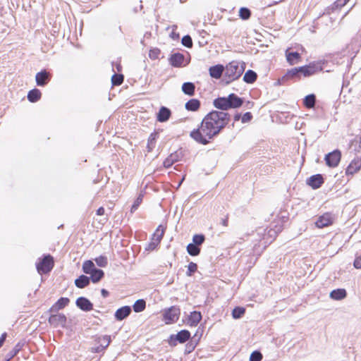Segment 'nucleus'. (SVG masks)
Instances as JSON below:
<instances>
[{"mask_svg": "<svg viewBox=\"0 0 361 361\" xmlns=\"http://www.w3.org/2000/svg\"><path fill=\"white\" fill-rule=\"evenodd\" d=\"M170 116V109L165 106H161L157 114V121L159 122H166L169 120Z\"/></svg>", "mask_w": 361, "mask_h": 361, "instance_id": "nucleus-22", "label": "nucleus"}, {"mask_svg": "<svg viewBox=\"0 0 361 361\" xmlns=\"http://www.w3.org/2000/svg\"><path fill=\"white\" fill-rule=\"evenodd\" d=\"M336 7L337 8H341L343 6H344L346 3L345 1V0H336L334 3Z\"/></svg>", "mask_w": 361, "mask_h": 361, "instance_id": "nucleus-50", "label": "nucleus"}, {"mask_svg": "<svg viewBox=\"0 0 361 361\" xmlns=\"http://www.w3.org/2000/svg\"><path fill=\"white\" fill-rule=\"evenodd\" d=\"M103 340L104 341V342L106 343V345H103V348H106L109 343H110V341H111V339H110V336H104L103 337Z\"/></svg>", "mask_w": 361, "mask_h": 361, "instance_id": "nucleus-51", "label": "nucleus"}, {"mask_svg": "<svg viewBox=\"0 0 361 361\" xmlns=\"http://www.w3.org/2000/svg\"><path fill=\"white\" fill-rule=\"evenodd\" d=\"M240 118H242V117H241L240 114H236L234 116V120H235V121H239Z\"/></svg>", "mask_w": 361, "mask_h": 361, "instance_id": "nucleus-56", "label": "nucleus"}, {"mask_svg": "<svg viewBox=\"0 0 361 361\" xmlns=\"http://www.w3.org/2000/svg\"><path fill=\"white\" fill-rule=\"evenodd\" d=\"M6 334L4 333L3 334L1 337H0V348L2 346L5 339H6Z\"/></svg>", "mask_w": 361, "mask_h": 361, "instance_id": "nucleus-52", "label": "nucleus"}, {"mask_svg": "<svg viewBox=\"0 0 361 361\" xmlns=\"http://www.w3.org/2000/svg\"><path fill=\"white\" fill-rule=\"evenodd\" d=\"M281 231V227H279L277 228V230H272V229H270L269 231H268V234L269 235H270L271 238H275V236L276 235V233L278 232H279Z\"/></svg>", "mask_w": 361, "mask_h": 361, "instance_id": "nucleus-49", "label": "nucleus"}, {"mask_svg": "<svg viewBox=\"0 0 361 361\" xmlns=\"http://www.w3.org/2000/svg\"><path fill=\"white\" fill-rule=\"evenodd\" d=\"M187 251L190 255L197 256L200 252V248L193 243H189L187 246Z\"/></svg>", "mask_w": 361, "mask_h": 361, "instance_id": "nucleus-35", "label": "nucleus"}, {"mask_svg": "<svg viewBox=\"0 0 361 361\" xmlns=\"http://www.w3.org/2000/svg\"><path fill=\"white\" fill-rule=\"evenodd\" d=\"M173 30H175L176 28H177V26L176 25H173Z\"/></svg>", "mask_w": 361, "mask_h": 361, "instance_id": "nucleus-59", "label": "nucleus"}, {"mask_svg": "<svg viewBox=\"0 0 361 361\" xmlns=\"http://www.w3.org/2000/svg\"><path fill=\"white\" fill-rule=\"evenodd\" d=\"M346 295L347 292L344 288L335 289L330 293V298L335 300H343Z\"/></svg>", "mask_w": 361, "mask_h": 361, "instance_id": "nucleus-23", "label": "nucleus"}, {"mask_svg": "<svg viewBox=\"0 0 361 361\" xmlns=\"http://www.w3.org/2000/svg\"><path fill=\"white\" fill-rule=\"evenodd\" d=\"M116 68H117L118 71H121V66H120V64H116Z\"/></svg>", "mask_w": 361, "mask_h": 361, "instance_id": "nucleus-58", "label": "nucleus"}, {"mask_svg": "<svg viewBox=\"0 0 361 361\" xmlns=\"http://www.w3.org/2000/svg\"><path fill=\"white\" fill-rule=\"evenodd\" d=\"M350 0H345V3L347 4Z\"/></svg>", "mask_w": 361, "mask_h": 361, "instance_id": "nucleus-61", "label": "nucleus"}, {"mask_svg": "<svg viewBox=\"0 0 361 361\" xmlns=\"http://www.w3.org/2000/svg\"><path fill=\"white\" fill-rule=\"evenodd\" d=\"M286 60L290 65H294L298 63L301 59L300 54L298 52H290L288 49L286 51Z\"/></svg>", "mask_w": 361, "mask_h": 361, "instance_id": "nucleus-19", "label": "nucleus"}, {"mask_svg": "<svg viewBox=\"0 0 361 361\" xmlns=\"http://www.w3.org/2000/svg\"><path fill=\"white\" fill-rule=\"evenodd\" d=\"M197 269V265L194 262L189 263L186 274L189 276H192Z\"/></svg>", "mask_w": 361, "mask_h": 361, "instance_id": "nucleus-42", "label": "nucleus"}, {"mask_svg": "<svg viewBox=\"0 0 361 361\" xmlns=\"http://www.w3.org/2000/svg\"><path fill=\"white\" fill-rule=\"evenodd\" d=\"M54 267V259L51 255L45 256L40 262L37 264V270L39 274H47Z\"/></svg>", "mask_w": 361, "mask_h": 361, "instance_id": "nucleus-7", "label": "nucleus"}, {"mask_svg": "<svg viewBox=\"0 0 361 361\" xmlns=\"http://www.w3.org/2000/svg\"><path fill=\"white\" fill-rule=\"evenodd\" d=\"M75 304L80 310L88 312L93 309V304L86 298L80 297L76 300Z\"/></svg>", "mask_w": 361, "mask_h": 361, "instance_id": "nucleus-13", "label": "nucleus"}, {"mask_svg": "<svg viewBox=\"0 0 361 361\" xmlns=\"http://www.w3.org/2000/svg\"><path fill=\"white\" fill-rule=\"evenodd\" d=\"M131 307L130 306H123L118 308L115 312V318L118 321H121L128 317L131 313Z\"/></svg>", "mask_w": 361, "mask_h": 361, "instance_id": "nucleus-16", "label": "nucleus"}, {"mask_svg": "<svg viewBox=\"0 0 361 361\" xmlns=\"http://www.w3.org/2000/svg\"><path fill=\"white\" fill-rule=\"evenodd\" d=\"M202 319L200 312L193 311L190 312L188 318V324L190 326H196Z\"/></svg>", "mask_w": 361, "mask_h": 361, "instance_id": "nucleus-17", "label": "nucleus"}, {"mask_svg": "<svg viewBox=\"0 0 361 361\" xmlns=\"http://www.w3.org/2000/svg\"><path fill=\"white\" fill-rule=\"evenodd\" d=\"M89 283L90 278L85 275H81L75 280V285L79 288H83L88 286Z\"/></svg>", "mask_w": 361, "mask_h": 361, "instance_id": "nucleus-25", "label": "nucleus"}, {"mask_svg": "<svg viewBox=\"0 0 361 361\" xmlns=\"http://www.w3.org/2000/svg\"><path fill=\"white\" fill-rule=\"evenodd\" d=\"M97 268L91 260L85 261L82 264V271L87 274H92Z\"/></svg>", "mask_w": 361, "mask_h": 361, "instance_id": "nucleus-31", "label": "nucleus"}, {"mask_svg": "<svg viewBox=\"0 0 361 361\" xmlns=\"http://www.w3.org/2000/svg\"><path fill=\"white\" fill-rule=\"evenodd\" d=\"M159 54H160V50L159 49H151L149 52V56L151 59H158Z\"/></svg>", "mask_w": 361, "mask_h": 361, "instance_id": "nucleus-45", "label": "nucleus"}, {"mask_svg": "<svg viewBox=\"0 0 361 361\" xmlns=\"http://www.w3.org/2000/svg\"><path fill=\"white\" fill-rule=\"evenodd\" d=\"M195 85L190 82H184L182 85V91L189 96H192L195 94Z\"/></svg>", "mask_w": 361, "mask_h": 361, "instance_id": "nucleus-26", "label": "nucleus"}, {"mask_svg": "<svg viewBox=\"0 0 361 361\" xmlns=\"http://www.w3.org/2000/svg\"><path fill=\"white\" fill-rule=\"evenodd\" d=\"M243 103V99L233 93L230 94L226 97H218L213 102L214 107L222 110L221 111L240 107Z\"/></svg>", "mask_w": 361, "mask_h": 361, "instance_id": "nucleus-2", "label": "nucleus"}, {"mask_svg": "<svg viewBox=\"0 0 361 361\" xmlns=\"http://www.w3.org/2000/svg\"><path fill=\"white\" fill-rule=\"evenodd\" d=\"M250 15H251V12H250V11L247 8L243 7L239 11V16L243 20H247V19H249L250 17Z\"/></svg>", "mask_w": 361, "mask_h": 361, "instance_id": "nucleus-37", "label": "nucleus"}, {"mask_svg": "<svg viewBox=\"0 0 361 361\" xmlns=\"http://www.w3.org/2000/svg\"><path fill=\"white\" fill-rule=\"evenodd\" d=\"M154 140V137H153V135L152 134L148 140V144H147V148H148L149 152L152 151L154 147V146H153Z\"/></svg>", "mask_w": 361, "mask_h": 361, "instance_id": "nucleus-47", "label": "nucleus"}, {"mask_svg": "<svg viewBox=\"0 0 361 361\" xmlns=\"http://www.w3.org/2000/svg\"><path fill=\"white\" fill-rule=\"evenodd\" d=\"M315 102L316 97L313 94H308L307 96H306L303 102L304 105L308 109L313 108L315 105Z\"/></svg>", "mask_w": 361, "mask_h": 361, "instance_id": "nucleus-32", "label": "nucleus"}, {"mask_svg": "<svg viewBox=\"0 0 361 361\" xmlns=\"http://www.w3.org/2000/svg\"><path fill=\"white\" fill-rule=\"evenodd\" d=\"M41 96L42 93L38 89H33L29 91L27 99L30 102H36L41 98Z\"/></svg>", "mask_w": 361, "mask_h": 361, "instance_id": "nucleus-27", "label": "nucleus"}, {"mask_svg": "<svg viewBox=\"0 0 361 361\" xmlns=\"http://www.w3.org/2000/svg\"><path fill=\"white\" fill-rule=\"evenodd\" d=\"M142 8V4H140V9L141 10Z\"/></svg>", "mask_w": 361, "mask_h": 361, "instance_id": "nucleus-60", "label": "nucleus"}, {"mask_svg": "<svg viewBox=\"0 0 361 361\" xmlns=\"http://www.w3.org/2000/svg\"><path fill=\"white\" fill-rule=\"evenodd\" d=\"M224 68L222 65H216L211 66L209 69V75L212 78L219 79L221 78Z\"/></svg>", "mask_w": 361, "mask_h": 361, "instance_id": "nucleus-21", "label": "nucleus"}, {"mask_svg": "<svg viewBox=\"0 0 361 361\" xmlns=\"http://www.w3.org/2000/svg\"><path fill=\"white\" fill-rule=\"evenodd\" d=\"M164 232L165 228L161 225H159L152 235L150 243L146 246V250H154L160 243L161 239L163 238Z\"/></svg>", "mask_w": 361, "mask_h": 361, "instance_id": "nucleus-6", "label": "nucleus"}, {"mask_svg": "<svg viewBox=\"0 0 361 361\" xmlns=\"http://www.w3.org/2000/svg\"><path fill=\"white\" fill-rule=\"evenodd\" d=\"M51 75L45 70L36 74L35 80L38 86H44L50 80Z\"/></svg>", "mask_w": 361, "mask_h": 361, "instance_id": "nucleus-12", "label": "nucleus"}, {"mask_svg": "<svg viewBox=\"0 0 361 361\" xmlns=\"http://www.w3.org/2000/svg\"><path fill=\"white\" fill-rule=\"evenodd\" d=\"M90 275V280L91 279L93 283H97L102 279V277L104 275V273L102 269L97 268Z\"/></svg>", "mask_w": 361, "mask_h": 361, "instance_id": "nucleus-30", "label": "nucleus"}, {"mask_svg": "<svg viewBox=\"0 0 361 361\" xmlns=\"http://www.w3.org/2000/svg\"><path fill=\"white\" fill-rule=\"evenodd\" d=\"M334 216L331 213H325L319 216L315 222L317 227L322 228L331 225L334 223Z\"/></svg>", "mask_w": 361, "mask_h": 361, "instance_id": "nucleus-9", "label": "nucleus"}, {"mask_svg": "<svg viewBox=\"0 0 361 361\" xmlns=\"http://www.w3.org/2000/svg\"><path fill=\"white\" fill-rule=\"evenodd\" d=\"M230 117L225 111H212L204 116L200 126L190 133V137L198 143L207 145L226 127Z\"/></svg>", "mask_w": 361, "mask_h": 361, "instance_id": "nucleus-1", "label": "nucleus"}, {"mask_svg": "<svg viewBox=\"0 0 361 361\" xmlns=\"http://www.w3.org/2000/svg\"><path fill=\"white\" fill-rule=\"evenodd\" d=\"M221 224H222L224 226H228V219H221Z\"/></svg>", "mask_w": 361, "mask_h": 361, "instance_id": "nucleus-55", "label": "nucleus"}, {"mask_svg": "<svg viewBox=\"0 0 361 361\" xmlns=\"http://www.w3.org/2000/svg\"><path fill=\"white\" fill-rule=\"evenodd\" d=\"M146 307V302L143 299L137 300L133 305V310L135 312H142Z\"/></svg>", "mask_w": 361, "mask_h": 361, "instance_id": "nucleus-34", "label": "nucleus"}, {"mask_svg": "<svg viewBox=\"0 0 361 361\" xmlns=\"http://www.w3.org/2000/svg\"><path fill=\"white\" fill-rule=\"evenodd\" d=\"M245 309L243 307H236L232 311V317L233 319H240L245 314Z\"/></svg>", "mask_w": 361, "mask_h": 361, "instance_id": "nucleus-36", "label": "nucleus"}, {"mask_svg": "<svg viewBox=\"0 0 361 361\" xmlns=\"http://www.w3.org/2000/svg\"><path fill=\"white\" fill-rule=\"evenodd\" d=\"M142 199H143V195L142 194H140L139 196L135 200L133 204L131 207V209H130V212L131 213L135 212V211L137 209L138 207L140 206V204L142 202Z\"/></svg>", "mask_w": 361, "mask_h": 361, "instance_id": "nucleus-39", "label": "nucleus"}, {"mask_svg": "<svg viewBox=\"0 0 361 361\" xmlns=\"http://www.w3.org/2000/svg\"><path fill=\"white\" fill-rule=\"evenodd\" d=\"M111 82L114 85H120L123 82V75L114 74L111 78Z\"/></svg>", "mask_w": 361, "mask_h": 361, "instance_id": "nucleus-38", "label": "nucleus"}, {"mask_svg": "<svg viewBox=\"0 0 361 361\" xmlns=\"http://www.w3.org/2000/svg\"><path fill=\"white\" fill-rule=\"evenodd\" d=\"M184 61V56L180 53H176L169 58L170 64L173 67L182 66Z\"/></svg>", "mask_w": 361, "mask_h": 361, "instance_id": "nucleus-18", "label": "nucleus"}, {"mask_svg": "<svg viewBox=\"0 0 361 361\" xmlns=\"http://www.w3.org/2000/svg\"><path fill=\"white\" fill-rule=\"evenodd\" d=\"M322 61L310 63L309 65L300 67V73L305 77H309L323 70Z\"/></svg>", "mask_w": 361, "mask_h": 361, "instance_id": "nucleus-5", "label": "nucleus"}, {"mask_svg": "<svg viewBox=\"0 0 361 361\" xmlns=\"http://www.w3.org/2000/svg\"><path fill=\"white\" fill-rule=\"evenodd\" d=\"M69 302L70 300L68 298H61L55 304L51 306L49 311L53 312H58L59 310L66 307Z\"/></svg>", "mask_w": 361, "mask_h": 361, "instance_id": "nucleus-20", "label": "nucleus"}, {"mask_svg": "<svg viewBox=\"0 0 361 361\" xmlns=\"http://www.w3.org/2000/svg\"><path fill=\"white\" fill-rule=\"evenodd\" d=\"M341 158L340 150L335 149L325 156L326 164L328 166L334 168L338 165Z\"/></svg>", "mask_w": 361, "mask_h": 361, "instance_id": "nucleus-8", "label": "nucleus"}, {"mask_svg": "<svg viewBox=\"0 0 361 361\" xmlns=\"http://www.w3.org/2000/svg\"><path fill=\"white\" fill-rule=\"evenodd\" d=\"M257 75L255 71L248 70L243 76V80L247 83L251 84L257 80Z\"/></svg>", "mask_w": 361, "mask_h": 361, "instance_id": "nucleus-29", "label": "nucleus"}, {"mask_svg": "<svg viewBox=\"0 0 361 361\" xmlns=\"http://www.w3.org/2000/svg\"><path fill=\"white\" fill-rule=\"evenodd\" d=\"M353 265L356 269H361V255L355 258Z\"/></svg>", "mask_w": 361, "mask_h": 361, "instance_id": "nucleus-48", "label": "nucleus"}, {"mask_svg": "<svg viewBox=\"0 0 361 361\" xmlns=\"http://www.w3.org/2000/svg\"><path fill=\"white\" fill-rule=\"evenodd\" d=\"M323 183L324 179L320 174L312 176L307 180V183L314 189L319 188Z\"/></svg>", "mask_w": 361, "mask_h": 361, "instance_id": "nucleus-14", "label": "nucleus"}, {"mask_svg": "<svg viewBox=\"0 0 361 361\" xmlns=\"http://www.w3.org/2000/svg\"><path fill=\"white\" fill-rule=\"evenodd\" d=\"M245 63L233 61L226 65L224 80L227 84L239 78L245 71Z\"/></svg>", "mask_w": 361, "mask_h": 361, "instance_id": "nucleus-3", "label": "nucleus"}, {"mask_svg": "<svg viewBox=\"0 0 361 361\" xmlns=\"http://www.w3.org/2000/svg\"><path fill=\"white\" fill-rule=\"evenodd\" d=\"M300 74H301L300 67L291 68L282 77L281 80H290L297 78Z\"/></svg>", "mask_w": 361, "mask_h": 361, "instance_id": "nucleus-24", "label": "nucleus"}, {"mask_svg": "<svg viewBox=\"0 0 361 361\" xmlns=\"http://www.w3.org/2000/svg\"><path fill=\"white\" fill-rule=\"evenodd\" d=\"M101 293L104 298H106L107 296H109V292L106 289H102Z\"/></svg>", "mask_w": 361, "mask_h": 361, "instance_id": "nucleus-54", "label": "nucleus"}, {"mask_svg": "<svg viewBox=\"0 0 361 361\" xmlns=\"http://www.w3.org/2000/svg\"><path fill=\"white\" fill-rule=\"evenodd\" d=\"M200 106V102L197 99H190L188 102L185 104V109L188 111H197Z\"/></svg>", "mask_w": 361, "mask_h": 361, "instance_id": "nucleus-28", "label": "nucleus"}, {"mask_svg": "<svg viewBox=\"0 0 361 361\" xmlns=\"http://www.w3.org/2000/svg\"><path fill=\"white\" fill-rule=\"evenodd\" d=\"M95 262L99 267H104L107 265V258L104 256H99L95 259Z\"/></svg>", "mask_w": 361, "mask_h": 361, "instance_id": "nucleus-41", "label": "nucleus"}, {"mask_svg": "<svg viewBox=\"0 0 361 361\" xmlns=\"http://www.w3.org/2000/svg\"><path fill=\"white\" fill-rule=\"evenodd\" d=\"M49 322L55 327H63L66 323V317L63 314H51L49 318Z\"/></svg>", "mask_w": 361, "mask_h": 361, "instance_id": "nucleus-10", "label": "nucleus"}, {"mask_svg": "<svg viewBox=\"0 0 361 361\" xmlns=\"http://www.w3.org/2000/svg\"><path fill=\"white\" fill-rule=\"evenodd\" d=\"M176 340L183 343L190 337V333L188 330H181L176 334Z\"/></svg>", "mask_w": 361, "mask_h": 361, "instance_id": "nucleus-33", "label": "nucleus"}, {"mask_svg": "<svg viewBox=\"0 0 361 361\" xmlns=\"http://www.w3.org/2000/svg\"><path fill=\"white\" fill-rule=\"evenodd\" d=\"M180 314V309L177 306H171L163 310L162 320L166 324H173L179 319Z\"/></svg>", "mask_w": 361, "mask_h": 361, "instance_id": "nucleus-4", "label": "nucleus"}, {"mask_svg": "<svg viewBox=\"0 0 361 361\" xmlns=\"http://www.w3.org/2000/svg\"><path fill=\"white\" fill-rule=\"evenodd\" d=\"M104 214V209L103 207H99L97 210V215H103Z\"/></svg>", "mask_w": 361, "mask_h": 361, "instance_id": "nucleus-53", "label": "nucleus"}, {"mask_svg": "<svg viewBox=\"0 0 361 361\" xmlns=\"http://www.w3.org/2000/svg\"><path fill=\"white\" fill-rule=\"evenodd\" d=\"M181 42L183 45H184L186 47H192V38L189 35H185L182 38Z\"/></svg>", "mask_w": 361, "mask_h": 361, "instance_id": "nucleus-44", "label": "nucleus"}, {"mask_svg": "<svg viewBox=\"0 0 361 361\" xmlns=\"http://www.w3.org/2000/svg\"><path fill=\"white\" fill-rule=\"evenodd\" d=\"M204 236L202 234H196L192 238V243L199 246L202 245L204 241Z\"/></svg>", "mask_w": 361, "mask_h": 361, "instance_id": "nucleus-40", "label": "nucleus"}, {"mask_svg": "<svg viewBox=\"0 0 361 361\" xmlns=\"http://www.w3.org/2000/svg\"><path fill=\"white\" fill-rule=\"evenodd\" d=\"M171 35L173 39L178 37V35H176L173 31L171 32Z\"/></svg>", "mask_w": 361, "mask_h": 361, "instance_id": "nucleus-57", "label": "nucleus"}, {"mask_svg": "<svg viewBox=\"0 0 361 361\" xmlns=\"http://www.w3.org/2000/svg\"><path fill=\"white\" fill-rule=\"evenodd\" d=\"M252 118V114L250 112H246L241 118V121L243 123L249 122Z\"/></svg>", "mask_w": 361, "mask_h": 361, "instance_id": "nucleus-46", "label": "nucleus"}, {"mask_svg": "<svg viewBox=\"0 0 361 361\" xmlns=\"http://www.w3.org/2000/svg\"><path fill=\"white\" fill-rule=\"evenodd\" d=\"M361 168V157H356L352 160L346 169V175H353Z\"/></svg>", "mask_w": 361, "mask_h": 361, "instance_id": "nucleus-11", "label": "nucleus"}, {"mask_svg": "<svg viewBox=\"0 0 361 361\" xmlns=\"http://www.w3.org/2000/svg\"><path fill=\"white\" fill-rule=\"evenodd\" d=\"M182 157L181 152H176L171 154L164 161V166L165 168L171 167L175 162L180 160Z\"/></svg>", "mask_w": 361, "mask_h": 361, "instance_id": "nucleus-15", "label": "nucleus"}, {"mask_svg": "<svg viewBox=\"0 0 361 361\" xmlns=\"http://www.w3.org/2000/svg\"><path fill=\"white\" fill-rule=\"evenodd\" d=\"M262 359V355L259 351H254L251 353L250 357V361H261Z\"/></svg>", "mask_w": 361, "mask_h": 361, "instance_id": "nucleus-43", "label": "nucleus"}]
</instances>
